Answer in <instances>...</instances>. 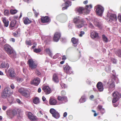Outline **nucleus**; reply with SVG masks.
<instances>
[{
	"label": "nucleus",
	"instance_id": "nucleus-6",
	"mask_svg": "<svg viewBox=\"0 0 121 121\" xmlns=\"http://www.w3.org/2000/svg\"><path fill=\"white\" fill-rule=\"evenodd\" d=\"M95 11L98 15L101 16L104 12V9L102 6L98 5L95 7Z\"/></svg>",
	"mask_w": 121,
	"mask_h": 121
},
{
	"label": "nucleus",
	"instance_id": "nucleus-23",
	"mask_svg": "<svg viewBox=\"0 0 121 121\" xmlns=\"http://www.w3.org/2000/svg\"><path fill=\"white\" fill-rule=\"evenodd\" d=\"M72 42L73 46H76L78 44V39H76L75 38H73L71 39Z\"/></svg>",
	"mask_w": 121,
	"mask_h": 121
},
{
	"label": "nucleus",
	"instance_id": "nucleus-13",
	"mask_svg": "<svg viewBox=\"0 0 121 121\" xmlns=\"http://www.w3.org/2000/svg\"><path fill=\"white\" fill-rule=\"evenodd\" d=\"M61 37V35L60 33L57 32L55 34L53 37V40L54 41L57 42L59 40Z\"/></svg>",
	"mask_w": 121,
	"mask_h": 121
},
{
	"label": "nucleus",
	"instance_id": "nucleus-35",
	"mask_svg": "<svg viewBox=\"0 0 121 121\" xmlns=\"http://www.w3.org/2000/svg\"><path fill=\"white\" fill-rule=\"evenodd\" d=\"M41 51V48L38 47V48H35L34 50V52L36 53L40 52Z\"/></svg>",
	"mask_w": 121,
	"mask_h": 121
},
{
	"label": "nucleus",
	"instance_id": "nucleus-12",
	"mask_svg": "<svg viewBox=\"0 0 121 121\" xmlns=\"http://www.w3.org/2000/svg\"><path fill=\"white\" fill-rule=\"evenodd\" d=\"M40 82V79L38 78H36L31 81L30 84L37 86L39 84Z\"/></svg>",
	"mask_w": 121,
	"mask_h": 121
},
{
	"label": "nucleus",
	"instance_id": "nucleus-18",
	"mask_svg": "<svg viewBox=\"0 0 121 121\" xmlns=\"http://www.w3.org/2000/svg\"><path fill=\"white\" fill-rule=\"evenodd\" d=\"M71 5V2L70 1H67L65 2L64 4L63 5V6H65L63 7L62 9L63 10H64L67 9L68 7Z\"/></svg>",
	"mask_w": 121,
	"mask_h": 121
},
{
	"label": "nucleus",
	"instance_id": "nucleus-8",
	"mask_svg": "<svg viewBox=\"0 0 121 121\" xmlns=\"http://www.w3.org/2000/svg\"><path fill=\"white\" fill-rule=\"evenodd\" d=\"M9 62L7 60H4L1 62L0 63V68H8L9 67Z\"/></svg>",
	"mask_w": 121,
	"mask_h": 121
},
{
	"label": "nucleus",
	"instance_id": "nucleus-32",
	"mask_svg": "<svg viewBox=\"0 0 121 121\" xmlns=\"http://www.w3.org/2000/svg\"><path fill=\"white\" fill-rule=\"evenodd\" d=\"M33 103L35 104H37L39 102V99L38 98L36 97L33 100Z\"/></svg>",
	"mask_w": 121,
	"mask_h": 121
},
{
	"label": "nucleus",
	"instance_id": "nucleus-37",
	"mask_svg": "<svg viewBox=\"0 0 121 121\" xmlns=\"http://www.w3.org/2000/svg\"><path fill=\"white\" fill-rule=\"evenodd\" d=\"M5 43V41L4 38L2 37L0 38V44H2Z\"/></svg>",
	"mask_w": 121,
	"mask_h": 121
},
{
	"label": "nucleus",
	"instance_id": "nucleus-34",
	"mask_svg": "<svg viewBox=\"0 0 121 121\" xmlns=\"http://www.w3.org/2000/svg\"><path fill=\"white\" fill-rule=\"evenodd\" d=\"M86 20L87 22L89 23V27L91 29H93L94 28V27L92 24L90 22V21L87 18H86Z\"/></svg>",
	"mask_w": 121,
	"mask_h": 121
},
{
	"label": "nucleus",
	"instance_id": "nucleus-41",
	"mask_svg": "<svg viewBox=\"0 0 121 121\" xmlns=\"http://www.w3.org/2000/svg\"><path fill=\"white\" fill-rule=\"evenodd\" d=\"M16 101L17 103L20 105L23 104V103L18 99H16Z\"/></svg>",
	"mask_w": 121,
	"mask_h": 121
},
{
	"label": "nucleus",
	"instance_id": "nucleus-2",
	"mask_svg": "<svg viewBox=\"0 0 121 121\" xmlns=\"http://www.w3.org/2000/svg\"><path fill=\"white\" fill-rule=\"evenodd\" d=\"M92 8L91 5H86L85 9H84L82 7H77L75 11L77 13L78 12L79 14H81L84 12L85 14H87L89 13L90 9Z\"/></svg>",
	"mask_w": 121,
	"mask_h": 121
},
{
	"label": "nucleus",
	"instance_id": "nucleus-36",
	"mask_svg": "<svg viewBox=\"0 0 121 121\" xmlns=\"http://www.w3.org/2000/svg\"><path fill=\"white\" fill-rule=\"evenodd\" d=\"M116 53V55L118 56H121V50H117Z\"/></svg>",
	"mask_w": 121,
	"mask_h": 121
},
{
	"label": "nucleus",
	"instance_id": "nucleus-21",
	"mask_svg": "<svg viewBox=\"0 0 121 121\" xmlns=\"http://www.w3.org/2000/svg\"><path fill=\"white\" fill-rule=\"evenodd\" d=\"M41 22L43 23H47L49 21V18L47 16L42 17L41 18Z\"/></svg>",
	"mask_w": 121,
	"mask_h": 121
},
{
	"label": "nucleus",
	"instance_id": "nucleus-59",
	"mask_svg": "<svg viewBox=\"0 0 121 121\" xmlns=\"http://www.w3.org/2000/svg\"><path fill=\"white\" fill-rule=\"evenodd\" d=\"M37 45V43H35L34 44V45L32 47V48H34L35 47L36 45Z\"/></svg>",
	"mask_w": 121,
	"mask_h": 121
},
{
	"label": "nucleus",
	"instance_id": "nucleus-51",
	"mask_svg": "<svg viewBox=\"0 0 121 121\" xmlns=\"http://www.w3.org/2000/svg\"><path fill=\"white\" fill-rule=\"evenodd\" d=\"M7 108V107L4 105L2 106V109L4 110H5Z\"/></svg>",
	"mask_w": 121,
	"mask_h": 121
},
{
	"label": "nucleus",
	"instance_id": "nucleus-5",
	"mask_svg": "<svg viewBox=\"0 0 121 121\" xmlns=\"http://www.w3.org/2000/svg\"><path fill=\"white\" fill-rule=\"evenodd\" d=\"M18 91L21 94L26 97H28L30 96L29 91L23 88H20L18 89Z\"/></svg>",
	"mask_w": 121,
	"mask_h": 121
},
{
	"label": "nucleus",
	"instance_id": "nucleus-31",
	"mask_svg": "<svg viewBox=\"0 0 121 121\" xmlns=\"http://www.w3.org/2000/svg\"><path fill=\"white\" fill-rule=\"evenodd\" d=\"M45 51L51 57H52V53L49 49L47 48L45 50Z\"/></svg>",
	"mask_w": 121,
	"mask_h": 121
},
{
	"label": "nucleus",
	"instance_id": "nucleus-57",
	"mask_svg": "<svg viewBox=\"0 0 121 121\" xmlns=\"http://www.w3.org/2000/svg\"><path fill=\"white\" fill-rule=\"evenodd\" d=\"M10 41L12 42H14L15 41V39L14 38H11L10 39Z\"/></svg>",
	"mask_w": 121,
	"mask_h": 121
},
{
	"label": "nucleus",
	"instance_id": "nucleus-48",
	"mask_svg": "<svg viewBox=\"0 0 121 121\" xmlns=\"http://www.w3.org/2000/svg\"><path fill=\"white\" fill-rule=\"evenodd\" d=\"M26 44L28 45H30L31 44L30 41H26Z\"/></svg>",
	"mask_w": 121,
	"mask_h": 121
},
{
	"label": "nucleus",
	"instance_id": "nucleus-7",
	"mask_svg": "<svg viewBox=\"0 0 121 121\" xmlns=\"http://www.w3.org/2000/svg\"><path fill=\"white\" fill-rule=\"evenodd\" d=\"M50 112L52 114V116L56 119L59 118L60 117L59 113L53 108H51L50 109Z\"/></svg>",
	"mask_w": 121,
	"mask_h": 121
},
{
	"label": "nucleus",
	"instance_id": "nucleus-53",
	"mask_svg": "<svg viewBox=\"0 0 121 121\" xmlns=\"http://www.w3.org/2000/svg\"><path fill=\"white\" fill-rule=\"evenodd\" d=\"M60 54H59L57 53L56 54V55H55L54 56L53 58H56L58 56V55Z\"/></svg>",
	"mask_w": 121,
	"mask_h": 121
},
{
	"label": "nucleus",
	"instance_id": "nucleus-61",
	"mask_svg": "<svg viewBox=\"0 0 121 121\" xmlns=\"http://www.w3.org/2000/svg\"><path fill=\"white\" fill-rule=\"evenodd\" d=\"M40 114V113L39 112L38 113H37V116L39 117H40L41 116V115Z\"/></svg>",
	"mask_w": 121,
	"mask_h": 121
},
{
	"label": "nucleus",
	"instance_id": "nucleus-58",
	"mask_svg": "<svg viewBox=\"0 0 121 121\" xmlns=\"http://www.w3.org/2000/svg\"><path fill=\"white\" fill-rule=\"evenodd\" d=\"M66 56H63L62 57V60H66Z\"/></svg>",
	"mask_w": 121,
	"mask_h": 121
},
{
	"label": "nucleus",
	"instance_id": "nucleus-62",
	"mask_svg": "<svg viewBox=\"0 0 121 121\" xmlns=\"http://www.w3.org/2000/svg\"><path fill=\"white\" fill-rule=\"evenodd\" d=\"M38 92L39 93H40L41 92V90L40 88H39L38 90Z\"/></svg>",
	"mask_w": 121,
	"mask_h": 121
},
{
	"label": "nucleus",
	"instance_id": "nucleus-26",
	"mask_svg": "<svg viewBox=\"0 0 121 121\" xmlns=\"http://www.w3.org/2000/svg\"><path fill=\"white\" fill-rule=\"evenodd\" d=\"M67 98L64 96H58V99L59 101H64L65 102L67 101Z\"/></svg>",
	"mask_w": 121,
	"mask_h": 121
},
{
	"label": "nucleus",
	"instance_id": "nucleus-9",
	"mask_svg": "<svg viewBox=\"0 0 121 121\" xmlns=\"http://www.w3.org/2000/svg\"><path fill=\"white\" fill-rule=\"evenodd\" d=\"M10 89L9 88H5L1 94V97L4 99H5L9 96V91Z\"/></svg>",
	"mask_w": 121,
	"mask_h": 121
},
{
	"label": "nucleus",
	"instance_id": "nucleus-47",
	"mask_svg": "<svg viewBox=\"0 0 121 121\" xmlns=\"http://www.w3.org/2000/svg\"><path fill=\"white\" fill-rule=\"evenodd\" d=\"M8 100L9 102H11L13 100V99L12 98L9 97L8 99Z\"/></svg>",
	"mask_w": 121,
	"mask_h": 121
},
{
	"label": "nucleus",
	"instance_id": "nucleus-27",
	"mask_svg": "<svg viewBox=\"0 0 121 121\" xmlns=\"http://www.w3.org/2000/svg\"><path fill=\"white\" fill-rule=\"evenodd\" d=\"M91 36L92 38H95L98 37V34L96 32L93 31L91 32Z\"/></svg>",
	"mask_w": 121,
	"mask_h": 121
},
{
	"label": "nucleus",
	"instance_id": "nucleus-33",
	"mask_svg": "<svg viewBox=\"0 0 121 121\" xmlns=\"http://www.w3.org/2000/svg\"><path fill=\"white\" fill-rule=\"evenodd\" d=\"M85 98L84 96H83L79 100V102L80 103H83L85 102Z\"/></svg>",
	"mask_w": 121,
	"mask_h": 121
},
{
	"label": "nucleus",
	"instance_id": "nucleus-3",
	"mask_svg": "<svg viewBox=\"0 0 121 121\" xmlns=\"http://www.w3.org/2000/svg\"><path fill=\"white\" fill-rule=\"evenodd\" d=\"M73 21L76 24V27L77 28H80L84 25H87L85 21H84L82 19H81L79 17L74 18L73 19Z\"/></svg>",
	"mask_w": 121,
	"mask_h": 121
},
{
	"label": "nucleus",
	"instance_id": "nucleus-46",
	"mask_svg": "<svg viewBox=\"0 0 121 121\" xmlns=\"http://www.w3.org/2000/svg\"><path fill=\"white\" fill-rule=\"evenodd\" d=\"M23 71L25 73H26L28 72V71L26 68H24L23 69Z\"/></svg>",
	"mask_w": 121,
	"mask_h": 121
},
{
	"label": "nucleus",
	"instance_id": "nucleus-4",
	"mask_svg": "<svg viewBox=\"0 0 121 121\" xmlns=\"http://www.w3.org/2000/svg\"><path fill=\"white\" fill-rule=\"evenodd\" d=\"M28 62L29 67L31 69H33L37 67L38 63L36 61L32 59H30L28 60Z\"/></svg>",
	"mask_w": 121,
	"mask_h": 121
},
{
	"label": "nucleus",
	"instance_id": "nucleus-30",
	"mask_svg": "<svg viewBox=\"0 0 121 121\" xmlns=\"http://www.w3.org/2000/svg\"><path fill=\"white\" fill-rule=\"evenodd\" d=\"M102 38L104 42L106 43L108 42V39L104 35H102Z\"/></svg>",
	"mask_w": 121,
	"mask_h": 121
},
{
	"label": "nucleus",
	"instance_id": "nucleus-39",
	"mask_svg": "<svg viewBox=\"0 0 121 121\" xmlns=\"http://www.w3.org/2000/svg\"><path fill=\"white\" fill-rule=\"evenodd\" d=\"M17 12L16 10L11 9L10 10V12L11 14H14L16 13Z\"/></svg>",
	"mask_w": 121,
	"mask_h": 121
},
{
	"label": "nucleus",
	"instance_id": "nucleus-16",
	"mask_svg": "<svg viewBox=\"0 0 121 121\" xmlns=\"http://www.w3.org/2000/svg\"><path fill=\"white\" fill-rule=\"evenodd\" d=\"M10 76L12 78H14L16 77V74L15 73L14 70L10 68L8 71Z\"/></svg>",
	"mask_w": 121,
	"mask_h": 121
},
{
	"label": "nucleus",
	"instance_id": "nucleus-19",
	"mask_svg": "<svg viewBox=\"0 0 121 121\" xmlns=\"http://www.w3.org/2000/svg\"><path fill=\"white\" fill-rule=\"evenodd\" d=\"M115 85L114 82L112 81L109 87L108 90L110 92H111L115 89Z\"/></svg>",
	"mask_w": 121,
	"mask_h": 121
},
{
	"label": "nucleus",
	"instance_id": "nucleus-28",
	"mask_svg": "<svg viewBox=\"0 0 121 121\" xmlns=\"http://www.w3.org/2000/svg\"><path fill=\"white\" fill-rule=\"evenodd\" d=\"M53 80L55 82L58 83L59 81L57 75L56 74H54L53 77Z\"/></svg>",
	"mask_w": 121,
	"mask_h": 121
},
{
	"label": "nucleus",
	"instance_id": "nucleus-60",
	"mask_svg": "<svg viewBox=\"0 0 121 121\" xmlns=\"http://www.w3.org/2000/svg\"><path fill=\"white\" fill-rule=\"evenodd\" d=\"M42 99L43 101H44L46 100V98L44 96H43L42 97Z\"/></svg>",
	"mask_w": 121,
	"mask_h": 121
},
{
	"label": "nucleus",
	"instance_id": "nucleus-29",
	"mask_svg": "<svg viewBox=\"0 0 121 121\" xmlns=\"http://www.w3.org/2000/svg\"><path fill=\"white\" fill-rule=\"evenodd\" d=\"M98 109L103 114L105 112V110L104 108H102V106L100 105H99L98 106Z\"/></svg>",
	"mask_w": 121,
	"mask_h": 121
},
{
	"label": "nucleus",
	"instance_id": "nucleus-10",
	"mask_svg": "<svg viewBox=\"0 0 121 121\" xmlns=\"http://www.w3.org/2000/svg\"><path fill=\"white\" fill-rule=\"evenodd\" d=\"M6 113L7 115L10 118L13 117L17 114V111L15 110H8L7 111Z\"/></svg>",
	"mask_w": 121,
	"mask_h": 121
},
{
	"label": "nucleus",
	"instance_id": "nucleus-40",
	"mask_svg": "<svg viewBox=\"0 0 121 121\" xmlns=\"http://www.w3.org/2000/svg\"><path fill=\"white\" fill-rule=\"evenodd\" d=\"M35 73L38 76H41V73L39 72V71L37 69H36L35 70Z\"/></svg>",
	"mask_w": 121,
	"mask_h": 121
},
{
	"label": "nucleus",
	"instance_id": "nucleus-43",
	"mask_svg": "<svg viewBox=\"0 0 121 121\" xmlns=\"http://www.w3.org/2000/svg\"><path fill=\"white\" fill-rule=\"evenodd\" d=\"M4 14L5 15L8 16L9 14V11L8 10H6L4 11Z\"/></svg>",
	"mask_w": 121,
	"mask_h": 121
},
{
	"label": "nucleus",
	"instance_id": "nucleus-24",
	"mask_svg": "<svg viewBox=\"0 0 121 121\" xmlns=\"http://www.w3.org/2000/svg\"><path fill=\"white\" fill-rule=\"evenodd\" d=\"M23 20L24 23L26 25L30 24L32 22L27 17H24L23 19Z\"/></svg>",
	"mask_w": 121,
	"mask_h": 121
},
{
	"label": "nucleus",
	"instance_id": "nucleus-44",
	"mask_svg": "<svg viewBox=\"0 0 121 121\" xmlns=\"http://www.w3.org/2000/svg\"><path fill=\"white\" fill-rule=\"evenodd\" d=\"M17 80L18 82H20L23 81V79L22 78H17Z\"/></svg>",
	"mask_w": 121,
	"mask_h": 121
},
{
	"label": "nucleus",
	"instance_id": "nucleus-20",
	"mask_svg": "<svg viewBox=\"0 0 121 121\" xmlns=\"http://www.w3.org/2000/svg\"><path fill=\"white\" fill-rule=\"evenodd\" d=\"M97 87L99 91L101 92L103 90L104 88L102 83L101 82H99L97 84Z\"/></svg>",
	"mask_w": 121,
	"mask_h": 121
},
{
	"label": "nucleus",
	"instance_id": "nucleus-17",
	"mask_svg": "<svg viewBox=\"0 0 121 121\" xmlns=\"http://www.w3.org/2000/svg\"><path fill=\"white\" fill-rule=\"evenodd\" d=\"M28 116L29 118L31 120L35 121L37 119V117L34 115L30 112H28Z\"/></svg>",
	"mask_w": 121,
	"mask_h": 121
},
{
	"label": "nucleus",
	"instance_id": "nucleus-45",
	"mask_svg": "<svg viewBox=\"0 0 121 121\" xmlns=\"http://www.w3.org/2000/svg\"><path fill=\"white\" fill-rule=\"evenodd\" d=\"M85 34V32L83 31H81L80 33L79 34V36L80 37H82V36L83 35Z\"/></svg>",
	"mask_w": 121,
	"mask_h": 121
},
{
	"label": "nucleus",
	"instance_id": "nucleus-25",
	"mask_svg": "<svg viewBox=\"0 0 121 121\" xmlns=\"http://www.w3.org/2000/svg\"><path fill=\"white\" fill-rule=\"evenodd\" d=\"M2 20L4 23V26L5 27H7L9 23V21L5 17H2Z\"/></svg>",
	"mask_w": 121,
	"mask_h": 121
},
{
	"label": "nucleus",
	"instance_id": "nucleus-15",
	"mask_svg": "<svg viewBox=\"0 0 121 121\" xmlns=\"http://www.w3.org/2000/svg\"><path fill=\"white\" fill-rule=\"evenodd\" d=\"M42 89L46 95L49 94L51 92L50 88L48 86H44Z\"/></svg>",
	"mask_w": 121,
	"mask_h": 121
},
{
	"label": "nucleus",
	"instance_id": "nucleus-64",
	"mask_svg": "<svg viewBox=\"0 0 121 121\" xmlns=\"http://www.w3.org/2000/svg\"><path fill=\"white\" fill-rule=\"evenodd\" d=\"M94 98V96L93 95H91L90 96V99H92L93 98Z\"/></svg>",
	"mask_w": 121,
	"mask_h": 121
},
{
	"label": "nucleus",
	"instance_id": "nucleus-56",
	"mask_svg": "<svg viewBox=\"0 0 121 121\" xmlns=\"http://www.w3.org/2000/svg\"><path fill=\"white\" fill-rule=\"evenodd\" d=\"M67 115V113L66 112H65L63 114V116L64 117H66Z\"/></svg>",
	"mask_w": 121,
	"mask_h": 121
},
{
	"label": "nucleus",
	"instance_id": "nucleus-1",
	"mask_svg": "<svg viewBox=\"0 0 121 121\" xmlns=\"http://www.w3.org/2000/svg\"><path fill=\"white\" fill-rule=\"evenodd\" d=\"M4 48L9 56L12 58H15L16 57V52L9 45L6 44L4 46Z\"/></svg>",
	"mask_w": 121,
	"mask_h": 121
},
{
	"label": "nucleus",
	"instance_id": "nucleus-55",
	"mask_svg": "<svg viewBox=\"0 0 121 121\" xmlns=\"http://www.w3.org/2000/svg\"><path fill=\"white\" fill-rule=\"evenodd\" d=\"M10 87L12 89H13L15 88L13 84H11L10 85Z\"/></svg>",
	"mask_w": 121,
	"mask_h": 121
},
{
	"label": "nucleus",
	"instance_id": "nucleus-14",
	"mask_svg": "<svg viewBox=\"0 0 121 121\" xmlns=\"http://www.w3.org/2000/svg\"><path fill=\"white\" fill-rule=\"evenodd\" d=\"M64 69L65 72L67 73L71 74L72 73V71L71 68L68 65L64 66Z\"/></svg>",
	"mask_w": 121,
	"mask_h": 121
},
{
	"label": "nucleus",
	"instance_id": "nucleus-49",
	"mask_svg": "<svg viewBox=\"0 0 121 121\" xmlns=\"http://www.w3.org/2000/svg\"><path fill=\"white\" fill-rule=\"evenodd\" d=\"M118 18L119 21L121 22V15L120 14L118 16Z\"/></svg>",
	"mask_w": 121,
	"mask_h": 121
},
{
	"label": "nucleus",
	"instance_id": "nucleus-54",
	"mask_svg": "<svg viewBox=\"0 0 121 121\" xmlns=\"http://www.w3.org/2000/svg\"><path fill=\"white\" fill-rule=\"evenodd\" d=\"M112 63L114 64H115L117 62L116 60L115 59H114L112 60Z\"/></svg>",
	"mask_w": 121,
	"mask_h": 121
},
{
	"label": "nucleus",
	"instance_id": "nucleus-50",
	"mask_svg": "<svg viewBox=\"0 0 121 121\" xmlns=\"http://www.w3.org/2000/svg\"><path fill=\"white\" fill-rule=\"evenodd\" d=\"M95 25L96 26H99V22L97 21H95L93 22Z\"/></svg>",
	"mask_w": 121,
	"mask_h": 121
},
{
	"label": "nucleus",
	"instance_id": "nucleus-11",
	"mask_svg": "<svg viewBox=\"0 0 121 121\" xmlns=\"http://www.w3.org/2000/svg\"><path fill=\"white\" fill-rule=\"evenodd\" d=\"M107 17H108L107 19H108L109 21L110 22L113 20H116L117 19L116 15L110 13H108L107 15Z\"/></svg>",
	"mask_w": 121,
	"mask_h": 121
},
{
	"label": "nucleus",
	"instance_id": "nucleus-42",
	"mask_svg": "<svg viewBox=\"0 0 121 121\" xmlns=\"http://www.w3.org/2000/svg\"><path fill=\"white\" fill-rule=\"evenodd\" d=\"M61 87L63 88H65L67 87V86L63 83H60Z\"/></svg>",
	"mask_w": 121,
	"mask_h": 121
},
{
	"label": "nucleus",
	"instance_id": "nucleus-38",
	"mask_svg": "<svg viewBox=\"0 0 121 121\" xmlns=\"http://www.w3.org/2000/svg\"><path fill=\"white\" fill-rule=\"evenodd\" d=\"M16 22L15 21H12L10 25V26L11 27H13L15 25Z\"/></svg>",
	"mask_w": 121,
	"mask_h": 121
},
{
	"label": "nucleus",
	"instance_id": "nucleus-22",
	"mask_svg": "<svg viewBox=\"0 0 121 121\" xmlns=\"http://www.w3.org/2000/svg\"><path fill=\"white\" fill-rule=\"evenodd\" d=\"M49 103L50 104L52 105H54L56 104L57 101L54 98L50 97L49 99Z\"/></svg>",
	"mask_w": 121,
	"mask_h": 121
},
{
	"label": "nucleus",
	"instance_id": "nucleus-52",
	"mask_svg": "<svg viewBox=\"0 0 121 121\" xmlns=\"http://www.w3.org/2000/svg\"><path fill=\"white\" fill-rule=\"evenodd\" d=\"M61 94L62 95H65L66 94V92L64 91H62L61 92Z\"/></svg>",
	"mask_w": 121,
	"mask_h": 121
},
{
	"label": "nucleus",
	"instance_id": "nucleus-63",
	"mask_svg": "<svg viewBox=\"0 0 121 121\" xmlns=\"http://www.w3.org/2000/svg\"><path fill=\"white\" fill-rule=\"evenodd\" d=\"M87 2H88L86 0V1H84L83 2V3L84 4H87Z\"/></svg>",
	"mask_w": 121,
	"mask_h": 121
}]
</instances>
